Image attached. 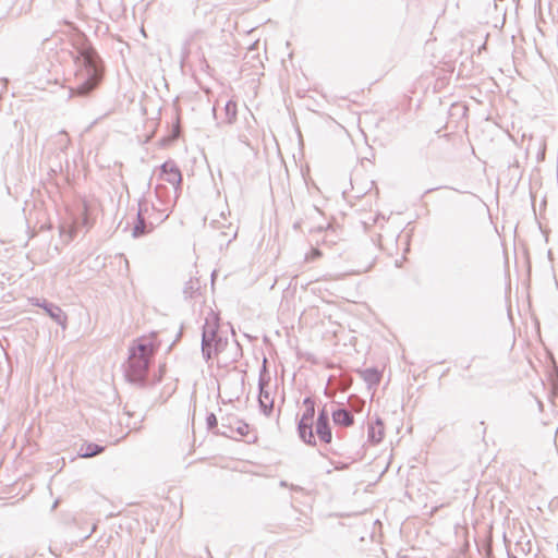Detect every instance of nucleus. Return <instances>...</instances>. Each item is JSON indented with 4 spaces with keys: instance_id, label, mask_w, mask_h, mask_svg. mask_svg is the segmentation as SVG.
<instances>
[{
    "instance_id": "obj_2",
    "label": "nucleus",
    "mask_w": 558,
    "mask_h": 558,
    "mask_svg": "<svg viewBox=\"0 0 558 558\" xmlns=\"http://www.w3.org/2000/svg\"><path fill=\"white\" fill-rule=\"evenodd\" d=\"M76 62L82 68L76 72L77 85L71 89V95L87 96L101 80L99 58L94 49L86 48L80 51Z\"/></svg>"
},
{
    "instance_id": "obj_22",
    "label": "nucleus",
    "mask_w": 558,
    "mask_h": 558,
    "mask_svg": "<svg viewBox=\"0 0 558 558\" xmlns=\"http://www.w3.org/2000/svg\"><path fill=\"white\" fill-rule=\"evenodd\" d=\"M320 255H322V253H320V251L318 248H312V251L308 254H306L305 260L306 262L315 260Z\"/></svg>"
},
{
    "instance_id": "obj_17",
    "label": "nucleus",
    "mask_w": 558,
    "mask_h": 558,
    "mask_svg": "<svg viewBox=\"0 0 558 558\" xmlns=\"http://www.w3.org/2000/svg\"><path fill=\"white\" fill-rule=\"evenodd\" d=\"M228 344V339L223 338L222 336H218L214 341L211 345L213 355H217L218 353L222 352Z\"/></svg>"
},
{
    "instance_id": "obj_4",
    "label": "nucleus",
    "mask_w": 558,
    "mask_h": 558,
    "mask_svg": "<svg viewBox=\"0 0 558 558\" xmlns=\"http://www.w3.org/2000/svg\"><path fill=\"white\" fill-rule=\"evenodd\" d=\"M148 214V202L141 199L138 202V211L136 223L133 227L132 235L134 238L143 236L154 230V228L165 221L162 215H156V217H146Z\"/></svg>"
},
{
    "instance_id": "obj_3",
    "label": "nucleus",
    "mask_w": 558,
    "mask_h": 558,
    "mask_svg": "<svg viewBox=\"0 0 558 558\" xmlns=\"http://www.w3.org/2000/svg\"><path fill=\"white\" fill-rule=\"evenodd\" d=\"M180 193L181 192L165 184H157L155 187L156 202H154V210H156L158 215H162L166 220L175 205Z\"/></svg>"
},
{
    "instance_id": "obj_23",
    "label": "nucleus",
    "mask_w": 558,
    "mask_h": 558,
    "mask_svg": "<svg viewBox=\"0 0 558 558\" xmlns=\"http://www.w3.org/2000/svg\"><path fill=\"white\" fill-rule=\"evenodd\" d=\"M305 409H315V401L311 397H306L303 400Z\"/></svg>"
},
{
    "instance_id": "obj_10",
    "label": "nucleus",
    "mask_w": 558,
    "mask_h": 558,
    "mask_svg": "<svg viewBox=\"0 0 558 558\" xmlns=\"http://www.w3.org/2000/svg\"><path fill=\"white\" fill-rule=\"evenodd\" d=\"M33 304L38 307H41L47 313V315L51 319H53L57 324H59L62 327L65 326L66 315L58 305L50 303L46 300H39V299H36L33 302Z\"/></svg>"
},
{
    "instance_id": "obj_13",
    "label": "nucleus",
    "mask_w": 558,
    "mask_h": 558,
    "mask_svg": "<svg viewBox=\"0 0 558 558\" xmlns=\"http://www.w3.org/2000/svg\"><path fill=\"white\" fill-rule=\"evenodd\" d=\"M235 420L236 417L228 416V417H221V430L217 429L215 433L217 435H222L229 438H233L234 434V426H235Z\"/></svg>"
},
{
    "instance_id": "obj_19",
    "label": "nucleus",
    "mask_w": 558,
    "mask_h": 558,
    "mask_svg": "<svg viewBox=\"0 0 558 558\" xmlns=\"http://www.w3.org/2000/svg\"><path fill=\"white\" fill-rule=\"evenodd\" d=\"M199 289V284L197 280L191 279L189 282H186L183 293L186 298H192L195 291Z\"/></svg>"
},
{
    "instance_id": "obj_27",
    "label": "nucleus",
    "mask_w": 558,
    "mask_h": 558,
    "mask_svg": "<svg viewBox=\"0 0 558 558\" xmlns=\"http://www.w3.org/2000/svg\"><path fill=\"white\" fill-rule=\"evenodd\" d=\"M293 228L295 230H299L301 228V222L300 221L294 222Z\"/></svg>"
},
{
    "instance_id": "obj_9",
    "label": "nucleus",
    "mask_w": 558,
    "mask_h": 558,
    "mask_svg": "<svg viewBox=\"0 0 558 558\" xmlns=\"http://www.w3.org/2000/svg\"><path fill=\"white\" fill-rule=\"evenodd\" d=\"M315 433L317 437L325 444L331 442L332 434L329 423V413L324 407L319 412L316 421Z\"/></svg>"
},
{
    "instance_id": "obj_21",
    "label": "nucleus",
    "mask_w": 558,
    "mask_h": 558,
    "mask_svg": "<svg viewBox=\"0 0 558 558\" xmlns=\"http://www.w3.org/2000/svg\"><path fill=\"white\" fill-rule=\"evenodd\" d=\"M220 235H222V236H225V238H228V243H229V242H231L233 239H235V236H236V231H234V230L232 229V227H231V226H229V227L227 228V230H222V231L220 232Z\"/></svg>"
},
{
    "instance_id": "obj_12",
    "label": "nucleus",
    "mask_w": 558,
    "mask_h": 558,
    "mask_svg": "<svg viewBox=\"0 0 558 558\" xmlns=\"http://www.w3.org/2000/svg\"><path fill=\"white\" fill-rule=\"evenodd\" d=\"M105 447L97 444H83L78 450V457L93 458L104 452Z\"/></svg>"
},
{
    "instance_id": "obj_29",
    "label": "nucleus",
    "mask_w": 558,
    "mask_h": 558,
    "mask_svg": "<svg viewBox=\"0 0 558 558\" xmlns=\"http://www.w3.org/2000/svg\"><path fill=\"white\" fill-rule=\"evenodd\" d=\"M280 486L286 487L287 486V482L286 481H281L280 482Z\"/></svg>"
},
{
    "instance_id": "obj_18",
    "label": "nucleus",
    "mask_w": 558,
    "mask_h": 558,
    "mask_svg": "<svg viewBox=\"0 0 558 558\" xmlns=\"http://www.w3.org/2000/svg\"><path fill=\"white\" fill-rule=\"evenodd\" d=\"M250 426L245 422L241 420H235L234 433H236L240 437H245L248 435Z\"/></svg>"
},
{
    "instance_id": "obj_14",
    "label": "nucleus",
    "mask_w": 558,
    "mask_h": 558,
    "mask_svg": "<svg viewBox=\"0 0 558 558\" xmlns=\"http://www.w3.org/2000/svg\"><path fill=\"white\" fill-rule=\"evenodd\" d=\"M384 437V424L380 418H377L374 424L368 427V439L372 442L378 444Z\"/></svg>"
},
{
    "instance_id": "obj_6",
    "label": "nucleus",
    "mask_w": 558,
    "mask_h": 558,
    "mask_svg": "<svg viewBox=\"0 0 558 558\" xmlns=\"http://www.w3.org/2000/svg\"><path fill=\"white\" fill-rule=\"evenodd\" d=\"M269 383V377L267 376V371L265 365L263 366V369L259 375L258 380V387H259V395H258V403L262 412L269 416L274 409V399L270 397V392L266 389V386Z\"/></svg>"
},
{
    "instance_id": "obj_16",
    "label": "nucleus",
    "mask_w": 558,
    "mask_h": 558,
    "mask_svg": "<svg viewBox=\"0 0 558 558\" xmlns=\"http://www.w3.org/2000/svg\"><path fill=\"white\" fill-rule=\"evenodd\" d=\"M361 377L369 386H377L380 381L381 375L376 368H366L359 371Z\"/></svg>"
},
{
    "instance_id": "obj_11",
    "label": "nucleus",
    "mask_w": 558,
    "mask_h": 558,
    "mask_svg": "<svg viewBox=\"0 0 558 558\" xmlns=\"http://www.w3.org/2000/svg\"><path fill=\"white\" fill-rule=\"evenodd\" d=\"M331 416L336 425L348 427L354 423L352 413L344 408L337 409L331 413Z\"/></svg>"
},
{
    "instance_id": "obj_20",
    "label": "nucleus",
    "mask_w": 558,
    "mask_h": 558,
    "mask_svg": "<svg viewBox=\"0 0 558 558\" xmlns=\"http://www.w3.org/2000/svg\"><path fill=\"white\" fill-rule=\"evenodd\" d=\"M206 424H207V428L209 430H213V429L217 428L218 420H217V417H216V415L214 413H209L207 415Z\"/></svg>"
},
{
    "instance_id": "obj_8",
    "label": "nucleus",
    "mask_w": 558,
    "mask_h": 558,
    "mask_svg": "<svg viewBox=\"0 0 558 558\" xmlns=\"http://www.w3.org/2000/svg\"><path fill=\"white\" fill-rule=\"evenodd\" d=\"M218 336V326L216 324H209L208 322H206V324L203 327L202 335V353L206 361H209L213 357L211 345L213 341Z\"/></svg>"
},
{
    "instance_id": "obj_25",
    "label": "nucleus",
    "mask_w": 558,
    "mask_h": 558,
    "mask_svg": "<svg viewBox=\"0 0 558 558\" xmlns=\"http://www.w3.org/2000/svg\"><path fill=\"white\" fill-rule=\"evenodd\" d=\"M82 223H83L84 226H87V223H88V217H87V214H86V209H85V210H84V213H83Z\"/></svg>"
},
{
    "instance_id": "obj_26",
    "label": "nucleus",
    "mask_w": 558,
    "mask_h": 558,
    "mask_svg": "<svg viewBox=\"0 0 558 558\" xmlns=\"http://www.w3.org/2000/svg\"><path fill=\"white\" fill-rule=\"evenodd\" d=\"M211 225H213V227H214L215 229H219L220 227H223V225H222L220 221H216V220H214V221L211 222Z\"/></svg>"
},
{
    "instance_id": "obj_28",
    "label": "nucleus",
    "mask_w": 558,
    "mask_h": 558,
    "mask_svg": "<svg viewBox=\"0 0 558 558\" xmlns=\"http://www.w3.org/2000/svg\"><path fill=\"white\" fill-rule=\"evenodd\" d=\"M74 234H75V228L73 227L71 229V232H70V235H69L70 240L73 239Z\"/></svg>"
},
{
    "instance_id": "obj_15",
    "label": "nucleus",
    "mask_w": 558,
    "mask_h": 558,
    "mask_svg": "<svg viewBox=\"0 0 558 558\" xmlns=\"http://www.w3.org/2000/svg\"><path fill=\"white\" fill-rule=\"evenodd\" d=\"M236 102L233 100H228L223 107V118L221 122L226 124H232L236 119Z\"/></svg>"
},
{
    "instance_id": "obj_5",
    "label": "nucleus",
    "mask_w": 558,
    "mask_h": 558,
    "mask_svg": "<svg viewBox=\"0 0 558 558\" xmlns=\"http://www.w3.org/2000/svg\"><path fill=\"white\" fill-rule=\"evenodd\" d=\"M315 409H305L298 423V433L300 438L307 445L315 446L316 439L313 432V420Z\"/></svg>"
},
{
    "instance_id": "obj_24",
    "label": "nucleus",
    "mask_w": 558,
    "mask_h": 558,
    "mask_svg": "<svg viewBox=\"0 0 558 558\" xmlns=\"http://www.w3.org/2000/svg\"><path fill=\"white\" fill-rule=\"evenodd\" d=\"M157 211L154 210V202L150 204V207L148 206V214H146V217H156Z\"/></svg>"
},
{
    "instance_id": "obj_7",
    "label": "nucleus",
    "mask_w": 558,
    "mask_h": 558,
    "mask_svg": "<svg viewBox=\"0 0 558 558\" xmlns=\"http://www.w3.org/2000/svg\"><path fill=\"white\" fill-rule=\"evenodd\" d=\"M160 178L172 185V189L182 191V173L174 161L168 160L160 167Z\"/></svg>"
},
{
    "instance_id": "obj_1",
    "label": "nucleus",
    "mask_w": 558,
    "mask_h": 558,
    "mask_svg": "<svg viewBox=\"0 0 558 558\" xmlns=\"http://www.w3.org/2000/svg\"><path fill=\"white\" fill-rule=\"evenodd\" d=\"M156 352L150 338H140L129 349L126 378L134 384L143 386L146 381L148 367Z\"/></svg>"
}]
</instances>
